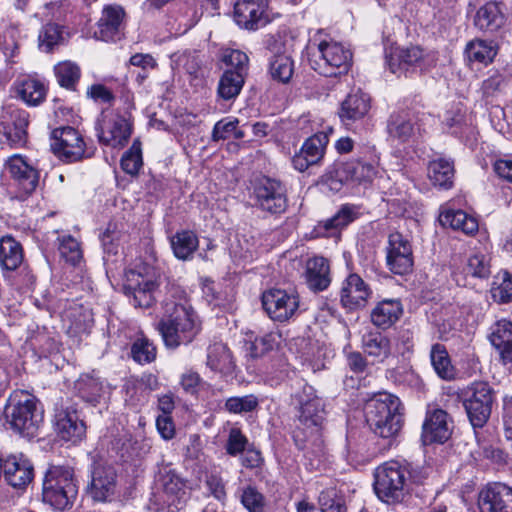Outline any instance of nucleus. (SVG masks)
Returning a JSON list of instances; mask_svg holds the SVG:
<instances>
[{"label":"nucleus","mask_w":512,"mask_h":512,"mask_svg":"<svg viewBox=\"0 0 512 512\" xmlns=\"http://www.w3.org/2000/svg\"><path fill=\"white\" fill-rule=\"evenodd\" d=\"M166 347L175 349L191 343L201 330L195 310L188 304L167 301L164 314L157 324Z\"/></svg>","instance_id":"obj_1"},{"label":"nucleus","mask_w":512,"mask_h":512,"mask_svg":"<svg viewBox=\"0 0 512 512\" xmlns=\"http://www.w3.org/2000/svg\"><path fill=\"white\" fill-rule=\"evenodd\" d=\"M364 414L371 430L382 438H394L403 425L401 401L387 392H380L368 399Z\"/></svg>","instance_id":"obj_2"},{"label":"nucleus","mask_w":512,"mask_h":512,"mask_svg":"<svg viewBox=\"0 0 512 512\" xmlns=\"http://www.w3.org/2000/svg\"><path fill=\"white\" fill-rule=\"evenodd\" d=\"M4 414L10 428L27 438L35 437L43 423L38 399L24 390H16L9 396Z\"/></svg>","instance_id":"obj_3"},{"label":"nucleus","mask_w":512,"mask_h":512,"mask_svg":"<svg viewBox=\"0 0 512 512\" xmlns=\"http://www.w3.org/2000/svg\"><path fill=\"white\" fill-rule=\"evenodd\" d=\"M135 258V262L125 272L126 288L132 291L133 305L148 308L154 302L153 291L159 285L160 274L154 267L155 258Z\"/></svg>","instance_id":"obj_4"},{"label":"nucleus","mask_w":512,"mask_h":512,"mask_svg":"<svg viewBox=\"0 0 512 512\" xmlns=\"http://www.w3.org/2000/svg\"><path fill=\"white\" fill-rule=\"evenodd\" d=\"M78 487L73 470L64 466H51L43 480V501L58 510L69 507L76 498Z\"/></svg>","instance_id":"obj_5"},{"label":"nucleus","mask_w":512,"mask_h":512,"mask_svg":"<svg viewBox=\"0 0 512 512\" xmlns=\"http://www.w3.org/2000/svg\"><path fill=\"white\" fill-rule=\"evenodd\" d=\"M410 467L406 463L388 461L375 471L374 489L377 496L386 503L400 502L411 478Z\"/></svg>","instance_id":"obj_6"},{"label":"nucleus","mask_w":512,"mask_h":512,"mask_svg":"<svg viewBox=\"0 0 512 512\" xmlns=\"http://www.w3.org/2000/svg\"><path fill=\"white\" fill-rule=\"evenodd\" d=\"M310 66L319 74L333 77L348 72L352 53L336 41H321L309 58Z\"/></svg>","instance_id":"obj_7"},{"label":"nucleus","mask_w":512,"mask_h":512,"mask_svg":"<svg viewBox=\"0 0 512 512\" xmlns=\"http://www.w3.org/2000/svg\"><path fill=\"white\" fill-rule=\"evenodd\" d=\"M377 174L375 165L362 161L334 163L324 175L329 190L338 192L343 184L371 182Z\"/></svg>","instance_id":"obj_8"},{"label":"nucleus","mask_w":512,"mask_h":512,"mask_svg":"<svg viewBox=\"0 0 512 512\" xmlns=\"http://www.w3.org/2000/svg\"><path fill=\"white\" fill-rule=\"evenodd\" d=\"M292 401L298 406V420L303 429L309 430L310 435H317L324 421L323 400L312 386L305 384L292 396Z\"/></svg>","instance_id":"obj_9"},{"label":"nucleus","mask_w":512,"mask_h":512,"mask_svg":"<svg viewBox=\"0 0 512 512\" xmlns=\"http://www.w3.org/2000/svg\"><path fill=\"white\" fill-rule=\"evenodd\" d=\"M51 150L63 162L73 163L93 155L82 135L72 127H61L51 134Z\"/></svg>","instance_id":"obj_10"},{"label":"nucleus","mask_w":512,"mask_h":512,"mask_svg":"<svg viewBox=\"0 0 512 512\" xmlns=\"http://www.w3.org/2000/svg\"><path fill=\"white\" fill-rule=\"evenodd\" d=\"M437 54L425 51L419 46L396 47L390 53L387 63L392 73L425 71L435 66Z\"/></svg>","instance_id":"obj_11"},{"label":"nucleus","mask_w":512,"mask_h":512,"mask_svg":"<svg viewBox=\"0 0 512 512\" xmlns=\"http://www.w3.org/2000/svg\"><path fill=\"white\" fill-rule=\"evenodd\" d=\"M262 305L273 321L286 322L300 312V299L296 291L270 289L262 295Z\"/></svg>","instance_id":"obj_12"},{"label":"nucleus","mask_w":512,"mask_h":512,"mask_svg":"<svg viewBox=\"0 0 512 512\" xmlns=\"http://www.w3.org/2000/svg\"><path fill=\"white\" fill-rule=\"evenodd\" d=\"M493 391L486 382L473 383L466 392L464 407L474 427H482L490 417Z\"/></svg>","instance_id":"obj_13"},{"label":"nucleus","mask_w":512,"mask_h":512,"mask_svg":"<svg viewBox=\"0 0 512 512\" xmlns=\"http://www.w3.org/2000/svg\"><path fill=\"white\" fill-rule=\"evenodd\" d=\"M97 131L100 143L113 148H121L131 136V124L126 117L114 111L103 112Z\"/></svg>","instance_id":"obj_14"},{"label":"nucleus","mask_w":512,"mask_h":512,"mask_svg":"<svg viewBox=\"0 0 512 512\" xmlns=\"http://www.w3.org/2000/svg\"><path fill=\"white\" fill-rule=\"evenodd\" d=\"M236 24L246 30H258L271 22L267 0H238L234 6Z\"/></svg>","instance_id":"obj_15"},{"label":"nucleus","mask_w":512,"mask_h":512,"mask_svg":"<svg viewBox=\"0 0 512 512\" xmlns=\"http://www.w3.org/2000/svg\"><path fill=\"white\" fill-rule=\"evenodd\" d=\"M256 205L271 214H280L286 210L287 199L285 190L280 182L263 178L254 188Z\"/></svg>","instance_id":"obj_16"},{"label":"nucleus","mask_w":512,"mask_h":512,"mask_svg":"<svg viewBox=\"0 0 512 512\" xmlns=\"http://www.w3.org/2000/svg\"><path fill=\"white\" fill-rule=\"evenodd\" d=\"M54 428L57 435L64 441L76 443L85 435V424L79 419L77 411L72 406L56 408Z\"/></svg>","instance_id":"obj_17"},{"label":"nucleus","mask_w":512,"mask_h":512,"mask_svg":"<svg viewBox=\"0 0 512 512\" xmlns=\"http://www.w3.org/2000/svg\"><path fill=\"white\" fill-rule=\"evenodd\" d=\"M5 169L24 194H31L39 184V171L23 156L14 154L5 162Z\"/></svg>","instance_id":"obj_18"},{"label":"nucleus","mask_w":512,"mask_h":512,"mask_svg":"<svg viewBox=\"0 0 512 512\" xmlns=\"http://www.w3.org/2000/svg\"><path fill=\"white\" fill-rule=\"evenodd\" d=\"M117 490V475L112 466L96 464L92 471L89 493L95 501H110Z\"/></svg>","instance_id":"obj_19"},{"label":"nucleus","mask_w":512,"mask_h":512,"mask_svg":"<svg viewBox=\"0 0 512 512\" xmlns=\"http://www.w3.org/2000/svg\"><path fill=\"white\" fill-rule=\"evenodd\" d=\"M452 433V421L442 409L429 410L423 423L422 437L426 443H444Z\"/></svg>","instance_id":"obj_20"},{"label":"nucleus","mask_w":512,"mask_h":512,"mask_svg":"<svg viewBox=\"0 0 512 512\" xmlns=\"http://www.w3.org/2000/svg\"><path fill=\"white\" fill-rule=\"evenodd\" d=\"M327 143L328 137L326 134L318 133L309 137L303 143L300 151L292 158L294 168L303 172L311 165L319 163L324 156Z\"/></svg>","instance_id":"obj_21"},{"label":"nucleus","mask_w":512,"mask_h":512,"mask_svg":"<svg viewBox=\"0 0 512 512\" xmlns=\"http://www.w3.org/2000/svg\"><path fill=\"white\" fill-rule=\"evenodd\" d=\"M482 512H512V489L502 483L488 485L480 493Z\"/></svg>","instance_id":"obj_22"},{"label":"nucleus","mask_w":512,"mask_h":512,"mask_svg":"<svg viewBox=\"0 0 512 512\" xmlns=\"http://www.w3.org/2000/svg\"><path fill=\"white\" fill-rule=\"evenodd\" d=\"M9 119L1 116L0 133L5 137L6 142L11 146L22 145L26 141V127L28 125V114L25 111L9 107L6 111Z\"/></svg>","instance_id":"obj_23"},{"label":"nucleus","mask_w":512,"mask_h":512,"mask_svg":"<svg viewBox=\"0 0 512 512\" xmlns=\"http://www.w3.org/2000/svg\"><path fill=\"white\" fill-rule=\"evenodd\" d=\"M125 11L120 5H108L102 11V16L97 23L94 37L102 41H114L119 38Z\"/></svg>","instance_id":"obj_24"},{"label":"nucleus","mask_w":512,"mask_h":512,"mask_svg":"<svg viewBox=\"0 0 512 512\" xmlns=\"http://www.w3.org/2000/svg\"><path fill=\"white\" fill-rule=\"evenodd\" d=\"M370 294L367 284L357 274H350L341 289V303L345 308L355 310L366 305Z\"/></svg>","instance_id":"obj_25"},{"label":"nucleus","mask_w":512,"mask_h":512,"mask_svg":"<svg viewBox=\"0 0 512 512\" xmlns=\"http://www.w3.org/2000/svg\"><path fill=\"white\" fill-rule=\"evenodd\" d=\"M6 481L15 488L28 485L33 479V466L23 455L8 457L3 466Z\"/></svg>","instance_id":"obj_26"},{"label":"nucleus","mask_w":512,"mask_h":512,"mask_svg":"<svg viewBox=\"0 0 512 512\" xmlns=\"http://www.w3.org/2000/svg\"><path fill=\"white\" fill-rule=\"evenodd\" d=\"M370 110V97L361 90L350 92L341 103L339 117L348 125L364 118Z\"/></svg>","instance_id":"obj_27"},{"label":"nucleus","mask_w":512,"mask_h":512,"mask_svg":"<svg viewBox=\"0 0 512 512\" xmlns=\"http://www.w3.org/2000/svg\"><path fill=\"white\" fill-rule=\"evenodd\" d=\"M308 288L314 292L326 290L331 283L330 264L327 258H308L304 272Z\"/></svg>","instance_id":"obj_28"},{"label":"nucleus","mask_w":512,"mask_h":512,"mask_svg":"<svg viewBox=\"0 0 512 512\" xmlns=\"http://www.w3.org/2000/svg\"><path fill=\"white\" fill-rule=\"evenodd\" d=\"M359 215L358 206L344 204L334 216L318 224V231L326 236H339L340 231L358 219Z\"/></svg>","instance_id":"obj_29"},{"label":"nucleus","mask_w":512,"mask_h":512,"mask_svg":"<svg viewBox=\"0 0 512 512\" xmlns=\"http://www.w3.org/2000/svg\"><path fill=\"white\" fill-rule=\"evenodd\" d=\"M489 340L504 363L512 362V322L497 321L491 327Z\"/></svg>","instance_id":"obj_30"},{"label":"nucleus","mask_w":512,"mask_h":512,"mask_svg":"<svg viewBox=\"0 0 512 512\" xmlns=\"http://www.w3.org/2000/svg\"><path fill=\"white\" fill-rule=\"evenodd\" d=\"M438 220L442 226L459 230L469 236L474 235L479 229L478 220L463 210L443 207L441 208Z\"/></svg>","instance_id":"obj_31"},{"label":"nucleus","mask_w":512,"mask_h":512,"mask_svg":"<svg viewBox=\"0 0 512 512\" xmlns=\"http://www.w3.org/2000/svg\"><path fill=\"white\" fill-rule=\"evenodd\" d=\"M362 347L374 363H384L393 355L390 339L380 332L366 333L362 338Z\"/></svg>","instance_id":"obj_32"},{"label":"nucleus","mask_w":512,"mask_h":512,"mask_svg":"<svg viewBox=\"0 0 512 512\" xmlns=\"http://www.w3.org/2000/svg\"><path fill=\"white\" fill-rule=\"evenodd\" d=\"M75 389L84 401L95 405L105 396L109 387L100 377L83 374L76 381Z\"/></svg>","instance_id":"obj_33"},{"label":"nucleus","mask_w":512,"mask_h":512,"mask_svg":"<svg viewBox=\"0 0 512 512\" xmlns=\"http://www.w3.org/2000/svg\"><path fill=\"white\" fill-rule=\"evenodd\" d=\"M387 130L390 137L404 143L412 139L419 131V128L416 127L413 116L400 112L390 116Z\"/></svg>","instance_id":"obj_34"},{"label":"nucleus","mask_w":512,"mask_h":512,"mask_svg":"<svg viewBox=\"0 0 512 512\" xmlns=\"http://www.w3.org/2000/svg\"><path fill=\"white\" fill-rule=\"evenodd\" d=\"M206 364L211 370L222 374H231L235 369L231 351L226 344L221 342L208 347Z\"/></svg>","instance_id":"obj_35"},{"label":"nucleus","mask_w":512,"mask_h":512,"mask_svg":"<svg viewBox=\"0 0 512 512\" xmlns=\"http://www.w3.org/2000/svg\"><path fill=\"white\" fill-rule=\"evenodd\" d=\"M402 305L397 300H383L371 311L372 323L382 329L391 327L401 316Z\"/></svg>","instance_id":"obj_36"},{"label":"nucleus","mask_w":512,"mask_h":512,"mask_svg":"<svg viewBox=\"0 0 512 512\" xmlns=\"http://www.w3.org/2000/svg\"><path fill=\"white\" fill-rule=\"evenodd\" d=\"M505 22L504 15L497 2H487L481 6L475 16V25L484 31H496Z\"/></svg>","instance_id":"obj_37"},{"label":"nucleus","mask_w":512,"mask_h":512,"mask_svg":"<svg viewBox=\"0 0 512 512\" xmlns=\"http://www.w3.org/2000/svg\"><path fill=\"white\" fill-rule=\"evenodd\" d=\"M454 172V162L450 159L437 158L429 162L428 177L434 186L451 188Z\"/></svg>","instance_id":"obj_38"},{"label":"nucleus","mask_w":512,"mask_h":512,"mask_svg":"<svg viewBox=\"0 0 512 512\" xmlns=\"http://www.w3.org/2000/svg\"><path fill=\"white\" fill-rule=\"evenodd\" d=\"M279 339L280 335L275 332L266 333L259 337H254L252 333L248 334L245 340L247 356L253 360L263 357L278 345Z\"/></svg>","instance_id":"obj_39"},{"label":"nucleus","mask_w":512,"mask_h":512,"mask_svg":"<svg viewBox=\"0 0 512 512\" xmlns=\"http://www.w3.org/2000/svg\"><path fill=\"white\" fill-rule=\"evenodd\" d=\"M430 361L436 374L443 380H453L456 370L444 345L436 343L430 350Z\"/></svg>","instance_id":"obj_40"},{"label":"nucleus","mask_w":512,"mask_h":512,"mask_svg":"<svg viewBox=\"0 0 512 512\" xmlns=\"http://www.w3.org/2000/svg\"><path fill=\"white\" fill-rule=\"evenodd\" d=\"M269 73L273 80L288 83L294 73V61L287 53L273 55L269 62Z\"/></svg>","instance_id":"obj_41"},{"label":"nucleus","mask_w":512,"mask_h":512,"mask_svg":"<svg viewBox=\"0 0 512 512\" xmlns=\"http://www.w3.org/2000/svg\"><path fill=\"white\" fill-rule=\"evenodd\" d=\"M496 54V48L491 42L480 39L470 41L465 48V55L469 62H476L484 65L491 63Z\"/></svg>","instance_id":"obj_42"},{"label":"nucleus","mask_w":512,"mask_h":512,"mask_svg":"<svg viewBox=\"0 0 512 512\" xmlns=\"http://www.w3.org/2000/svg\"><path fill=\"white\" fill-rule=\"evenodd\" d=\"M17 91L21 99L28 105H38L46 95V89L42 82L35 78H25L19 82Z\"/></svg>","instance_id":"obj_43"},{"label":"nucleus","mask_w":512,"mask_h":512,"mask_svg":"<svg viewBox=\"0 0 512 512\" xmlns=\"http://www.w3.org/2000/svg\"><path fill=\"white\" fill-rule=\"evenodd\" d=\"M163 493L166 496V502L169 505H175L181 503L186 495L185 483L183 480L173 472H167L162 477Z\"/></svg>","instance_id":"obj_44"},{"label":"nucleus","mask_w":512,"mask_h":512,"mask_svg":"<svg viewBox=\"0 0 512 512\" xmlns=\"http://www.w3.org/2000/svg\"><path fill=\"white\" fill-rule=\"evenodd\" d=\"M244 84V74L233 72L229 69L224 72L218 85V94L224 100H230L238 96Z\"/></svg>","instance_id":"obj_45"},{"label":"nucleus","mask_w":512,"mask_h":512,"mask_svg":"<svg viewBox=\"0 0 512 512\" xmlns=\"http://www.w3.org/2000/svg\"><path fill=\"white\" fill-rule=\"evenodd\" d=\"M174 256H190L199 245L197 235L191 230H181L170 239Z\"/></svg>","instance_id":"obj_46"},{"label":"nucleus","mask_w":512,"mask_h":512,"mask_svg":"<svg viewBox=\"0 0 512 512\" xmlns=\"http://www.w3.org/2000/svg\"><path fill=\"white\" fill-rule=\"evenodd\" d=\"M64 317L69 321L68 329L75 334L88 332L93 322L91 312L82 306L71 307Z\"/></svg>","instance_id":"obj_47"},{"label":"nucleus","mask_w":512,"mask_h":512,"mask_svg":"<svg viewBox=\"0 0 512 512\" xmlns=\"http://www.w3.org/2000/svg\"><path fill=\"white\" fill-rule=\"evenodd\" d=\"M54 72L59 85L67 89H74L81 76L78 64L70 60L56 64Z\"/></svg>","instance_id":"obj_48"},{"label":"nucleus","mask_w":512,"mask_h":512,"mask_svg":"<svg viewBox=\"0 0 512 512\" xmlns=\"http://www.w3.org/2000/svg\"><path fill=\"white\" fill-rule=\"evenodd\" d=\"M39 48L44 52H51L55 46L63 41L62 27L55 23H48L41 29L39 36Z\"/></svg>","instance_id":"obj_49"},{"label":"nucleus","mask_w":512,"mask_h":512,"mask_svg":"<svg viewBox=\"0 0 512 512\" xmlns=\"http://www.w3.org/2000/svg\"><path fill=\"white\" fill-rule=\"evenodd\" d=\"M318 505L321 512H347L345 500L333 488L321 491Z\"/></svg>","instance_id":"obj_50"},{"label":"nucleus","mask_w":512,"mask_h":512,"mask_svg":"<svg viewBox=\"0 0 512 512\" xmlns=\"http://www.w3.org/2000/svg\"><path fill=\"white\" fill-rule=\"evenodd\" d=\"M142 166V152H141V143L138 140H135L132 146L126 151L121 158V167L122 169L130 174L135 175L138 173L139 169Z\"/></svg>","instance_id":"obj_51"},{"label":"nucleus","mask_w":512,"mask_h":512,"mask_svg":"<svg viewBox=\"0 0 512 512\" xmlns=\"http://www.w3.org/2000/svg\"><path fill=\"white\" fill-rule=\"evenodd\" d=\"M131 355L140 364L150 363L156 358V347L147 338H138L132 345Z\"/></svg>","instance_id":"obj_52"},{"label":"nucleus","mask_w":512,"mask_h":512,"mask_svg":"<svg viewBox=\"0 0 512 512\" xmlns=\"http://www.w3.org/2000/svg\"><path fill=\"white\" fill-rule=\"evenodd\" d=\"M410 241L402 234L391 233L388 238L387 256H412Z\"/></svg>","instance_id":"obj_53"},{"label":"nucleus","mask_w":512,"mask_h":512,"mask_svg":"<svg viewBox=\"0 0 512 512\" xmlns=\"http://www.w3.org/2000/svg\"><path fill=\"white\" fill-rule=\"evenodd\" d=\"M257 405L258 400L254 395H245L228 398L225 402V409L230 413L240 414L253 411Z\"/></svg>","instance_id":"obj_54"},{"label":"nucleus","mask_w":512,"mask_h":512,"mask_svg":"<svg viewBox=\"0 0 512 512\" xmlns=\"http://www.w3.org/2000/svg\"><path fill=\"white\" fill-rule=\"evenodd\" d=\"M466 276L487 278L491 273L489 258H467L464 267Z\"/></svg>","instance_id":"obj_55"},{"label":"nucleus","mask_w":512,"mask_h":512,"mask_svg":"<svg viewBox=\"0 0 512 512\" xmlns=\"http://www.w3.org/2000/svg\"><path fill=\"white\" fill-rule=\"evenodd\" d=\"M241 502L249 512H265V498L253 487H247L243 491Z\"/></svg>","instance_id":"obj_56"},{"label":"nucleus","mask_w":512,"mask_h":512,"mask_svg":"<svg viewBox=\"0 0 512 512\" xmlns=\"http://www.w3.org/2000/svg\"><path fill=\"white\" fill-rule=\"evenodd\" d=\"M248 440L238 428H232L226 443V451L231 456H236L246 449Z\"/></svg>","instance_id":"obj_57"},{"label":"nucleus","mask_w":512,"mask_h":512,"mask_svg":"<svg viewBox=\"0 0 512 512\" xmlns=\"http://www.w3.org/2000/svg\"><path fill=\"white\" fill-rule=\"evenodd\" d=\"M223 61L231 66L233 72H242L245 75V71L248 66V56L240 50H227L224 53Z\"/></svg>","instance_id":"obj_58"},{"label":"nucleus","mask_w":512,"mask_h":512,"mask_svg":"<svg viewBox=\"0 0 512 512\" xmlns=\"http://www.w3.org/2000/svg\"><path fill=\"white\" fill-rule=\"evenodd\" d=\"M239 120L236 118H225L218 121L213 128L212 137L215 141L231 138Z\"/></svg>","instance_id":"obj_59"},{"label":"nucleus","mask_w":512,"mask_h":512,"mask_svg":"<svg viewBox=\"0 0 512 512\" xmlns=\"http://www.w3.org/2000/svg\"><path fill=\"white\" fill-rule=\"evenodd\" d=\"M205 486L210 495L219 501H224L226 498V490L220 476L215 474L208 475L205 481Z\"/></svg>","instance_id":"obj_60"},{"label":"nucleus","mask_w":512,"mask_h":512,"mask_svg":"<svg viewBox=\"0 0 512 512\" xmlns=\"http://www.w3.org/2000/svg\"><path fill=\"white\" fill-rule=\"evenodd\" d=\"M0 256H23V248L19 241L11 235L0 239Z\"/></svg>","instance_id":"obj_61"},{"label":"nucleus","mask_w":512,"mask_h":512,"mask_svg":"<svg viewBox=\"0 0 512 512\" xmlns=\"http://www.w3.org/2000/svg\"><path fill=\"white\" fill-rule=\"evenodd\" d=\"M501 278L502 281L495 289L494 296L499 297L501 302H509L512 300V273L502 271Z\"/></svg>","instance_id":"obj_62"},{"label":"nucleus","mask_w":512,"mask_h":512,"mask_svg":"<svg viewBox=\"0 0 512 512\" xmlns=\"http://www.w3.org/2000/svg\"><path fill=\"white\" fill-rule=\"evenodd\" d=\"M203 297L209 304H213L215 306L220 305L222 300L221 292L218 289V285L210 280L203 279L201 282Z\"/></svg>","instance_id":"obj_63"},{"label":"nucleus","mask_w":512,"mask_h":512,"mask_svg":"<svg viewBox=\"0 0 512 512\" xmlns=\"http://www.w3.org/2000/svg\"><path fill=\"white\" fill-rule=\"evenodd\" d=\"M87 96L99 103H111L114 95L110 89L102 84H93L87 89Z\"/></svg>","instance_id":"obj_64"}]
</instances>
